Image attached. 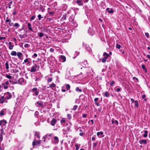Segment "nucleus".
<instances>
[{
	"label": "nucleus",
	"instance_id": "obj_1",
	"mask_svg": "<svg viewBox=\"0 0 150 150\" xmlns=\"http://www.w3.org/2000/svg\"><path fill=\"white\" fill-rule=\"evenodd\" d=\"M5 96H1L0 98V103L2 104L4 103H7L8 102Z\"/></svg>",
	"mask_w": 150,
	"mask_h": 150
},
{
	"label": "nucleus",
	"instance_id": "obj_2",
	"mask_svg": "<svg viewBox=\"0 0 150 150\" xmlns=\"http://www.w3.org/2000/svg\"><path fill=\"white\" fill-rule=\"evenodd\" d=\"M35 105L38 107H40L43 106V103L42 101L39 100L35 103Z\"/></svg>",
	"mask_w": 150,
	"mask_h": 150
},
{
	"label": "nucleus",
	"instance_id": "obj_3",
	"mask_svg": "<svg viewBox=\"0 0 150 150\" xmlns=\"http://www.w3.org/2000/svg\"><path fill=\"white\" fill-rule=\"evenodd\" d=\"M59 59L60 62H64L66 60V57L64 55H60L59 56Z\"/></svg>",
	"mask_w": 150,
	"mask_h": 150
},
{
	"label": "nucleus",
	"instance_id": "obj_4",
	"mask_svg": "<svg viewBox=\"0 0 150 150\" xmlns=\"http://www.w3.org/2000/svg\"><path fill=\"white\" fill-rule=\"evenodd\" d=\"M41 141L40 140H39L38 141H36V140L35 139L33 142V146H35L39 145L40 144Z\"/></svg>",
	"mask_w": 150,
	"mask_h": 150
},
{
	"label": "nucleus",
	"instance_id": "obj_5",
	"mask_svg": "<svg viewBox=\"0 0 150 150\" xmlns=\"http://www.w3.org/2000/svg\"><path fill=\"white\" fill-rule=\"evenodd\" d=\"M4 95L7 100L11 98V95L10 93L8 92H6L5 93Z\"/></svg>",
	"mask_w": 150,
	"mask_h": 150
},
{
	"label": "nucleus",
	"instance_id": "obj_6",
	"mask_svg": "<svg viewBox=\"0 0 150 150\" xmlns=\"http://www.w3.org/2000/svg\"><path fill=\"white\" fill-rule=\"evenodd\" d=\"M33 92L36 95H37L39 94V92L37 91V88H34L32 89Z\"/></svg>",
	"mask_w": 150,
	"mask_h": 150
},
{
	"label": "nucleus",
	"instance_id": "obj_7",
	"mask_svg": "<svg viewBox=\"0 0 150 150\" xmlns=\"http://www.w3.org/2000/svg\"><path fill=\"white\" fill-rule=\"evenodd\" d=\"M7 123V122L5 120H1L0 121V126H3L4 125Z\"/></svg>",
	"mask_w": 150,
	"mask_h": 150
},
{
	"label": "nucleus",
	"instance_id": "obj_8",
	"mask_svg": "<svg viewBox=\"0 0 150 150\" xmlns=\"http://www.w3.org/2000/svg\"><path fill=\"white\" fill-rule=\"evenodd\" d=\"M18 82L21 85H24L25 83L23 79L22 78L19 79Z\"/></svg>",
	"mask_w": 150,
	"mask_h": 150
},
{
	"label": "nucleus",
	"instance_id": "obj_9",
	"mask_svg": "<svg viewBox=\"0 0 150 150\" xmlns=\"http://www.w3.org/2000/svg\"><path fill=\"white\" fill-rule=\"evenodd\" d=\"M103 134V132H98L97 133V135L99 138H101L104 137L103 135L101 136V135H102Z\"/></svg>",
	"mask_w": 150,
	"mask_h": 150
},
{
	"label": "nucleus",
	"instance_id": "obj_10",
	"mask_svg": "<svg viewBox=\"0 0 150 150\" xmlns=\"http://www.w3.org/2000/svg\"><path fill=\"white\" fill-rule=\"evenodd\" d=\"M83 45L84 46H85L86 47V50H88V51H90V50H91L90 47H89V46L88 45L84 43H83Z\"/></svg>",
	"mask_w": 150,
	"mask_h": 150
},
{
	"label": "nucleus",
	"instance_id": "obj_11",
	"mask_svg": "<svg viewBox=\"0 0 150 150\" xmlns=\"http://www.w3.org/2000/svg\"><path fill=\"white\" fill-rule=\"evenodd\" d=\"M71 126H69V125L67 127V129L65 131V132H64V134H65L67 133V132H69V131H70L71 130Z\"/></svg>",
	"mask_w": 150,
	"mask_h": 150
},
{
	"label": "nucleus",
	"instance_id": "obj_12",
	"mask_svg": "<svg viewBox=\"0 0 150 150\" xmlns=\"http://www.w3.org/2000/svg\"><path fill=\"white\" fill-rule=\"evenodd\" d=\"M56 120L55 118L53 119L51 122V125L52 126L54 125L56 123Z\"/></svg>",
	"mask_w": 150,
	"mask_h": 150
},
{
	"label": "nucleus",
	"instance_id": "obj_13",
	"mask_svg": "<svg viewBox=\"0 0 150 150\" xmlns=\"http://www.w3.org/2000/svg\"><path fill=\"white\" fill-rule=\"evenodd\" d=\"M17 55L18 58L20 59H21V57L23 56L22 54L20 52H18L17 54Z\"/></svg>",
	"mask_w": 150,
	"mask_h": 150
},
{
	"label": "nucleus",
	"instance_id": "obj_14",
	"mask_svg": "<svg viewBox=\"0 0 150 150\" xmlns=\"http://www.w3.org/2000/svg\"><path fill=\"white\" fill-rule=\"evenodd\" d=\"M139 143L141 144H146L147 143V141L145 139H142L141 140H140L139 141Z\"/></svg>",
	"mask_w": 150,
	"mask_h": 150
},
{
	"label": "nucleus",
	"instance_id": "obj_15",
	"mask_svg": "<svg viewBox=\"0 0 150 150\" xmlns=\"http://www.w3.org/2000/svg\"><path fill=\"white\" fill-rule=\"evenodd\" d=\"M76 3L79 6H82L83 5L82 3L81 2V0H76Z\"/></svg>",
	"mask_w": 150,
	"mask_h": 150
},
{
	"label": "nucleus",
	"instance_id": "obj_16",
	"mask_svg": "<svg viewBox=\"0 0 150 150\" xmlns=\"http://www.w3.org/2000/svg\"><path fill=\"white\" fill-rule=\"evenodd\" d=\"M28 29L31 31H33V30L31 27V24L29 23H28Z\"/></svg>",
	"mask_w": 150,
	"mask_h": 150
},
{
	"label": "nucleus",
	"instance_id": "obj_17",
	"mask_svg": "<svg viewBox=\"0 0 150 150\" xmlns=\"http://www.w3.org/2000/svg\"><path fill=\"white\" fill-rule=\"evenodd\" d=\"M26 63V65H28L29 63V62L28 61V59H25L24 60V62L23 63V64H24L25 63Z\"/></svg>",
	"mask_w": 150,
	"mask_h": 150
},
{
	"label": "nucleus",
	"instance_id": "obj_18",
	"mask_svg": "<svg viewBox=\"0 0 150 150\" xmlns=\"http://www.w3.org/2000/svg\"><path fill=\"white\" fill-rule=\"evenodd\" d=\"M5 109H3L1 110V111L0 112V116H3L4 115V110H5Z\"/></svg>",
	"mask_w": 150,
	"mask_h": 150
},
{
	"label": "nucleus",
	"instance_id": "obj_19",
	"mask_svg": "<svg viewBox=\"0 0 150 150\" xmlns=\"http://www.w3.org/2000/svg\"><path fill=\"white\" fill-rule=\"evenodd\" d=\"M36 71V69L35 68V67H33L31 68V69L30 70L31 72H35Z\"/></svg>",
	"mask_w": 150,
	"mask_h": 150
},
{
	"label": "nucleus",
	"instance_id": "obj_20",
	"mask_svg": "<svg viewBox=\"0 0 150 150\" xmlns=\"http://www.w3.org/2000/svg\"><path fill=\"white\" fill-rule=\"evenodd\" d=\"M17 54L16 52L15 51H12L11 53V55L14 56H16Z\"/></svg>",
	"mask_w": 150,
	"mask_h": 150
},
{
	"label": "nucleus",
	"instance_id": "obj_21",
	"mask_svg": "<svg viewBox=\"0 0 150 150\" xmlns=\"http://www.w3.org/2000/svg\"><path fill=\"white\" fill-rule=\"evenodd\" d=\"M13 26L14 27H16V28H17L20 27V25L18 23H16L14 24L13 25Z\"/></svg>",
	"mask_w": 150,
	"mask_h": 150
},
{
	"label": "nucleus",
	"instance_id": "obj_22",
	"mask_svg": "<svg viewBox=\"0 0 150 150\" xmlns=\"http://www.w3.org/2000/svg\"><path fill=\"white\" fill-rule=\"evenodd\" d=\"M135 103V106L137 108L139 107V103L138 101L135 100L134 101Z\"/></svg>",
	"mask_w": 150,
	"mask_h": 150
},
{
	"label": "nucleus",
	"instance_id": "obj_23",
	"mask_svg": "<svg viewBox=\"0 0 150 150\" xmlns=\"http://www.w3.org/2000/svg\"><path fill=\"white\" fill-rule=\"evenodd\" d=\"M148 132L147 131L145 130L144 131V134L143 135V136L145 137H147L148 136Z\"/></svg>",
	"mask_w": 150,
	"mask_h": 150
},
{
	"label": "nucleus",
	"instance_id": "obj_24",
	"mask_svg": "<svg viewBox=\"0 0 150 150\" xmlns=\"http://www.w3.org/2000/svg\"><path fill=\"white\" fill-rule=\"evenodd\" d=\"M104 95L106 97H108L109 96V95L107 91H106L104 93Z\"/></svg>",
	"mask_w": 150,
	"mask_h": 150
},
{
	"label": "nucleus",
	"instance_id": "obj_25",
	"mask_svg": "<svg viewBox=\"0 0 150 150\" xmlns=\"http://www.w3.org/2000/svg\"><path fill=\"white\" fill-rule=\"evenodd\" d=\"M65 86L67 90H69V89H70V86L69 84H66Z\"/></svg>",
	"mask_w": 150,
	"mask_h": 150
},
{
	"label": "nucleus",
	"instance_id": "obj_26",
	"mask_svg": "<svg viewBox=\"0 0 150 150\" xmlns=\"http://www.w3.org/2000/svg\"><path fill=\"white\" fill-rule=\"evenodd\" d=\"M38 34L40 38H42L43 36V34L41 33H38Z\"/></svg>",
	"mask_w": 150,
	"mask_h": 150
},
{
	"label": "nucleus",
	"instance_id": "obj_27",
	"mask_svg": "<svg viewBox=\"0 0 150 150\" xmlns=\"http://www.w3.org/2000/svg\"><path fill=\"white\" fill-rule=\"evenodd\" d=\"M54 139L56 140V142L58 143L59 141L58 138L56 136H55L54 138Z\"/></svg>",
	"mask_w": 150,
	"mask_h": 150
},
{
	"label": "nucleus",
	"instance_id": "obj_28",
	"mask_svg": "<svg viewBox=\"0 0 150 150\" xmlns=\"http://www.w3.org/2000/svg\"><path fill=\"white\" fill-rule=\"evenodd\" d=\"M76 90L77 91V92H82V90L80 89H79V87H77L76 88Z\"/></svg>",
	"mask_w": 150,
	"mask_h": 150
},
{
	"label": "nucleus",
	"instance_id": "obj_29",
	"mask_svg": "<svg viewBox=\"0 0 150 150\" xmlns=\"http://www.w3.org/2000/svg\"><path fill=\"white\" fill-rule=\"evenodd\" d=\"M133 79L134 80V81L136 82H138L139 81L138 79L135 77L133 78Z\"/></svg>",
	"mask_w": 150,
	"mask_h": 150
},
{
	"label": "nucleus",
	"instance_id": "obj_30",
	"mask_svg": "<svg viewBox=\"0 0 150 150\" xmlns=\"http://www.w3.org/2000/svg\"><path fill=\"white\" fill-rule=\"evenodd\" d=\"M35 136H37V137L38 138H40V137L39 136V134L38 133V132H36L35 133Z\"/></svg>",
	"mask_w": 150,
	"mask_h": 150
},
{
	"label": "nucleus",
	"instance_id": "obj_31",
	"mask_svg": "<svg viewBox=\"0 0 150 150\" xmlns=\"http://www.w3.org/2000/svg\"><path fill=\"white\" fill-rule=\"evenodd\" d=\"M5 67L6 69H9V65L8 62H6L5 64Z\"/></svg>",
	"mask_w": 150,
	"mask_h": 150
},
{
	"label": "nucleus",
	"instance_id": "obj_32",
	"mask_svg": "<svg viewBox=\"0 0 150 150\" xmlns=\"http://www.w3.org/2000/svg\"><path fill=\"white\" fill-rule=\"evenodd\" d=\"M55 86V85L53 83H52V84H51L50 86V87L51 88H54Z\"/></svg>",
	"mask_w": 150,
	"mask_h": 150
},
{
	"label": "nucleus",
	"instance_id": "obj_33",
	"mask_svg": "<svg viewBox=\"0 0 150 150\" xmlns=\"http://www.w3.org/2000/svg\"><path fill=\"white\" fill-rule=\"evenodd\" d=\"M6 22H11V21L10 19H9L8 18L6 17Z\"/></svg>",
	"mask_w": 150,
	"mask_h": 150
},
{
	"label": "nucleus",
	"instance_id": "obj_34",
	"mask_svg": "<svg viewBox=\"0 0 150 150\" xmlns=\"http://www.w3.org/2000/svg\"><path fill=\"white\" fill-rule=\"evenodd\" d=\"M78 107V106L77 105H75L74 106L72 110H75Z\"/></svg>",
	"mask_w": 150,
	"mask_h": 150
},
{
	"label": "nucleus",
	"instance_id": "obj_35",
	"mask_svg": "<svg viewBox=\"0 0 150 150\" xmlns=\"http://www.w3.org/2000/svg\"><path fill=\"white\" fill-rule=\"evenodd\" d=\"M60 122L61 123L65 122V120L64 118L62 119L61 120H60Z\"/></svg>",
	"mask_w": 150,
	"mask_h": 150
},
{
	"label": "nucleus",
	"instance_id": "obj_36",
	"mask_svg": "<svg viewBox=\"0 0 150 150\" xmlns=\"http://www.w3.org/2000/svg\"><path fill=\"white\" fill-rule=\"evenodd\" d=\"M48 136V134H47L45 135V137H43V139H44V142H45V140L47 138V137Z\"/></svg>",
	"mask_w": 150,
	"mask_h": 150
},
{
	"label": "nucleus",
	"instance_id": "obj_37",
	"mask_svg": "<svg viewBox=\"0 0 150 150\" xmlns=\"http://www.w3.org/2000/svg\"><path fill=\"white\" fill-rule=\"evenodd\" d=\"M67 117L69 120L71 119V116L70 114H67Z\"/></svg>",
	"mask_w": 150,
	"mask_h": 150
},
{
	"label": "nucleus",
	"instance_id": "obj_38",
	"mask_svg": "<svg viewBox=\"0 0 150 150\" xmlns=\"http://www.w3.org/2000/svg\"><path fill=\"white\" fill-rule=\"evenodd\" d=\"M52 81V79L51 78H49L47 80V81L48 83H49Z\"/></svg>",
	"mask_w": 150,
	"mask_h": 150
},
{
	"label": "nucleus",
	"instance_id": "obj_39",
	"mask_svg": "<svg viewBox=\"0 0 150 150\" xmlns=\"http://www.w3.org/2000/svg\"><path fill=\"white\" fill-rule=\"evenodd\" d=\"M37 54L36 53H34L33 55L32 56V57L33 58H35V57H37Z\"/></svg>",
	"mask_w": 150,
	"mask_h": 150
},
{
	"label": "nucleus",
	"instance_id": "obj_40",
	"mask_svg": "<svg viewBox=\"0 0 150 150\" xmlns=\"http://www.w3.org/2000/svg\"><path fill=\"white\" fill-rule=\"evenodd\" d=\"M30 46V45L28 44H26L24 45V47L26 48H29Z\"/></svg>",
	"mask_w": 150,
	"mask_h": 150
},
{
	"label": "nucleus",
	"instance_id": "obj_41",
	"mask_svg": "<svg viewBox=\"0 0 150 150\" xmlns=\"http://www.w3.org/2000/svg\"><path fill=\"white\" fill-rule=\"evenodd\" d=\"M39 114V112L38 111H36L35 113V117H37Z\"/></svg>",
	"mask_w": 150,
	"mask_h": 150
},
{
	"label": "nucleus",
	"instance_id": "obj_42",
	"mask_svg": "<svg viewBox=\"0 0 150 150\" xmlns=\"http://www.w3.org/2000/svg\"><path fill=\"white\" fill-rule=\"evenodd\" d=\"M142 67L143 69H145L146 71V69L145 68V66L144 65H142Z\"/></svg>",
	"mask_w": 150,
	"mask_h": 150
},
{
	"label": "nucleus",
	"instance_id": "obj_43",
	"mask_svg": "<svg viewBox=\"0 0 150 150\" xmlns=\"http://www.w3.org/2000/svg\"><path fill=\"white\" fill-rule=\"evenodd\" d=\"M106 60L105 59V58H103L102 59V62L103 63H105Z\"/></svg>",
	"mask_w": 150,
	"mask_h": 150
},
{
	"label": "nucleus",
	"instance_id": "obj_44",
	"mask_svg": "<svg viewBox=\"0 0 150 150\" xmlns=\"http://www.w3.org/2000/svg\"><path fill=\"white\" fill-rule=\"evenodd\" d=\"M103 55L104 56H109V55L107 53H106V52H104Z\"/></svg>",
	"mask_w": 150,
	"mask_h": 150
},
{
	"label": "nucleus",
	"instance_id": "obj_45",
	"mask_svg": "<svg viewBox=\"0 0 150 150\" xmlns=\"http://www.w3.org/2000/svg\"><path fill=\"white\" fill-rule=\"evenodd\" d=\"M8 84H9V82L8 81H6L5 82V84L4 83L2 84V86L5 85H7Z\"/></svg>",
	"mask_w": 150,
	"mask_h": 150
},
{
	"label": "nucleus",
	"instance_id": "obj_46",
	"mask_svg": "<svg viewBox=\"0 0 150 150\" xmlns=\"http://www.w3.org/2000/svg\"><path fill=\"white\" fill-rule=\"evenodd\" d=\"M108 12L111 13H112L113 12V11L112 9H110V10Z\"/></svg>",
	"mask_w": 150,
	"mask_h": 150
},
{
	"label": "nucleus",
	"instance_id": "obj_47",
	"mask_svg": "<svg viewBox=\"0 0 150 150\" xmlns=\"http://www.w3.org/2000/svg\"><path fill=\"white\" fill-rule=\"evenodd\" d=\"M6 77L7 78L9 79H11L12 78V77L11 76L9 75H7L6 76Z\"/></svg>",
	"mask_w": 150,
	"mask_h": 150
},
{
	"label": "nucleus",
	"instance_id": "obj_48",
	"mask_svg": "<svg viewBox=\"0 0 150 150\" xmlns=\"http://www.w3.org/2000/svg\"><path fill=\"white\" fill-rule=\"evenodd\" d=\"M116 47L118 49H120L121 48V46L119 44H117V45H116Z\"/></svg>",
	"mask_w": 150,
	"mask_h": 150
},
{
	"label": "nucleus",
	"instance_id": "obj_49",
	"mask_svg": "<svg viewBox=\"0 0 150 150\" xmlns=\"http://www.w3.org/2000/svg\"><path fill=\"white\" fill-rule=\"evenodd\" d=\"M38 18L39 20H41V18H42V17H41V15L40 14H39L38 16Z\"/></svg>",
	"mask_w": 150,
	"mask_h": 150
},
{
	"label": "nucleus",
	"instance_id": "obj_50",
	"mask_svg": "<svg viewBox=\"0 0 150 150\" xmlns=\"http://www.w3.org/2000/svg\"><path fill=\"white\" fill-rule=\"evenodd\" d=\"M35 16H33L31 17V18H30V20H34V19L35 18Z\"/></svg>",
	"mask_w": 150,
	"mask_h": 150
},
{
	"label": "nucleus",
	"instance_id": "obj_51",
	"mask_svg": "<svg viewBox=\"0 0 150 150\" xmlns=\"http://www.w3.org/2000/svg\"><path fill=\"white\" fill-rule=\"evenodd\" d=\"M145 35L146 37H147V38H149V35L148 33H145Z\"/></svg>",
	"mask_w": 150,
	"mask_h": 150
},
{
	"label": "nucleus",
	"instance_id": "obj_52",
	"mask_svg": "<svg viewBox=\"0 0 150 150\" xmlns=\"http://www.w3.org/2000/svg\"><path fill=\"white\" fill-rule=\"evenodd\" d=\"M75 146L76 148V150H78L79 149V147L78 146L77 144H76Z\"/></svg>",
	"mask_w": 150,
	"mask_h": 150
},
{
	"label": "nucleus",
	"instance_id": "obj_53",
	"mask_svg": "<svg viewBox=\"0 0 150 150\" xmlns=\"http://www.w3.org/2000/svg\"><path fill=\"white\" fill-rule=\"evenodd\" d=\"M115 83V82L114 81H112L111 83H110V84L111 86H112L113 84H114Z\"/></svg>",
	"mask_w": 150,
	"mask_h": 150
},
{
	"label": "nucleus",
	"instance_id": "obj_54",
	"mask_svg": "<svg viewBox=\"0 0 150 150\" xmlns=\"http://www.w3.org/2000/svg\"><path fill=\"white\" fill-rule=\"evenodd\" d=\"M121 90V88H118L117 89L116 91L117 92H120Z\"/></svg>",
	"mask_w": 150,
	"mask_h": 150
},
{
	"label": "nucleus",
	"instance_id": "obj_55",
	"mask_svg": "<svg viewBox=\"0 0 150 150\" xmlns=\"http://www.w3.org/2000/svg\"><path fill=\"white\" fill-rule=\"evenodd\" d=\"M82 116L83 118H86L87 116V114H84Z\"/></svg>",
	"mask_w": 150,
	"mask_h": 150
},
{
	"label": "nucleus",
	"instance_id": "obj_56",
	"mask_svg": "<svg viewBox=\"0 0 150 150\" xmlns=\"http://www.w3.org/2000/svg\"><path fill=\"white\" fill-rule=\"evenodd\" d=\"M13 45H10V46H9V49H10V50H12L13 48Z\"/></svg>",
	"mask_w": 150,
	"mask_h": 150
},
{
	"label": "nucleus",
	"instance_id": "obj_57",
	"mask_svg": "<svg viewBox=\"0 0 150 150\" xmlns=\"http://www.w3.org/2000/svg\"><path fill=\"white\" fill-rule=\"evenodd\" d=\"M54 49L52 48H51L50 49V51L51 52H53L54 51Z\"/></svg>",
	"mask_w": 150,
	"mask_h": 150
},
{
	"label": "nucleus",
	"instance_id": "obj_58",
	"mask_svg": "<svg viewBox=\"0 0 150 150\" xmlns=\"http://www.w3.org/2000/svg\"><path fill=\"white\" fill-rule=\"evenodd\" d=\"M98 100V98H96L94 99V100L95 102V103H96V101Z\"/></svg>",
	"mask_w": 150,
	"mask_h": 150
},
{
	"label": "nucleus",
	"instance_id": "obj_59",
	"mask_svg": "<svg viewBox=\"0 0 150 150\" xmlns=\"http://www.w3.org/2000/svg\"><path fill=\"white\" fill-rule=\"evenodd\" d=\"M146 57L148 59H150V55H149V54H147V55Z\"/></svg>",
	"mask_w": 150,
	"mask_h": 150
},
{
	"label": "nucleus",
	"instance_id": "obj_60",
	"mask_svg": "<svg viewBox=\"0 0 150 150\" xmlns=\"http://www.w3.org/2000/svg\"><path fill=\"white\" fill-rule=\"evenodd\" d=\"M84 64L86 65L87 64V62L86 61H84Z\"/></svg>",
	"mask_w": 150,
	"mask_h": 150
},
{
	"label": "nucleus",
	"instance_id": "obj_61",
	"mask_svg": "<svg viewBox=\"0 0 150 150\" xmlns=\"http://www.w3.org/2000/svg\"><path fill=\"white\" fill-rule=\"evenodd\" d=\"M75 53L77 55H79V52L77 51Z\"/></svg>",
	"mask_w": 150,
	"mask_h": 150
},
{
	"label": "nucleus",
	"instance_id": "obj_62",
	"mask_svg": "<svg viewBox=\"0 0 150 150\" xmlns=\"http://www.w3.org/2000/svg\"><path fill=\"white\" fill-rule=\"evenodd\" d=\"M53 134H48V136H50V137H52V136Z\"/></svg>",
	"mask_w": 150,
	"mask_h": 150
},
{
	"label": "nucleus",
	"instance_id": "obj_63",
	"mask_svg": "<svg viewBox=\"0 0 150 150\" xmlns=\"http://www.w3.org/2000/svg\"><path fill=\"white\" fill-rule=\"evenodd\" d=\"M89 122H91L92 123V124L93 125L94 124V121L93 120H90Z\"/></svg>",
	"mask_w": 150,
	"mask_h": 150
},
{
	"label": "nucleus",
	"instance_id": "obj_64",
	"mask_svg": "<svg viewBox=\"0 0 150 150\" xmlns=\"http://www.w3.org/2000/svg\"><path fill=\"white\" fill-rule=\"evenodd\" d=\"M13 23H11V22H9V25L10 26H12L13 25Z\"/></svg>",
	"mask_w": 150,
	"mask_h": 150
}]
</instances>
